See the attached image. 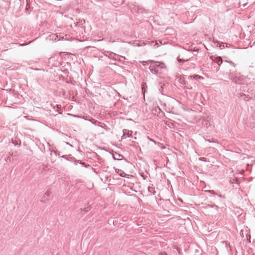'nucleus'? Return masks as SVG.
Returning a JSON list of instances; mask_svg holds the SVG:
<instances>
[{"label":"nucleus","mask_w":255,"mask_h":255,"mask_svg":"<svg viewBox=\"0 0 255 255\" xmlns=\"http://www.w3.org/2000/svg\"><path fill=\"white\" fill-rule=\"evenodd\" d=\"M120 156H122L119 154H118L117 157H120Z\"/></svg>","instance_id":"obj_19"},{"label":"nucleus","mask_w":255,"mask_h":255,"mask_svg":"<svg viewBox=\"0 0 255 255\" xmlns=\"http://www.w3.org/2000/svg\"><path fill=\"white\" fill-rule=\"evenodd\" d=\"M113 59L116 61H118L120 62H124L126 59L125 57L120 56L119 55H115L113 57Z\"/></svg>","instance_id":"obj_5"},{"label":"nucleus","mask_w":255,"mask_h":255,"mask_svg":"<svg viewBox=\"0 0 255 255\" xmlns=\"http://www.w3.org/2000/svg\"><path fill=\"white\" fill-rule=\"evenodd\" d=\"M5 160L6 161H7L8 160L10 161V157L9 156L7 157Z\"/></svg>","instance_id":"obj_16"},{"label":"nucleus","mask_w":255,"mask_h":255,"mask_svg":"<svg viewBox=\"0 0 255 255\" xmlns=\"http://www.w3.org/2000/svg\"><path fill=\"white\" fill-rule=\"evenodd\" d=\"M189 78H190L191 79L193 78V79H203V77L198 75H191V76H189Z\"/></svg>","instance_id":"obj_6"},{"label":"nucleus","mask_w":255,"mask_h":255,"mask_svg":"<svg viewBox=\"0 0 255 255\" xmlns=\"http://www.w3.org/2000/svg\"><path fill=\"white\" fill-rule=\"evenodd\" d=\"M165 67V65H150L149 69L152 73L157 74L160 73L162 68Z\"/></svg>","instance_id":"obj_1"},{"label":"nucleus","mask_w":255,"mask_h":255,"mask_svg":"<svg viewBox=\"0 0 255 255\" xmlns=\"http://www.w3.org/2000/svg\"><path fill=\"white\" fill-rule=\"evenodd\" d=\"M224 61L225 62H227V63H229L230 64H234L233 62H232V61H229V60H225Z\"/></svg>","instance_id":"obj_15"},{"label":"nucleus","mask_w":255,"mask_h":255,"mask_svg":"<svg viewBox=\"0 0 255 255\" xmlns=\"http://www.w3.org/2000/svg\"><path fill=\"white\" fill-rule=\"evenodd\" d=\"M162 149H164V148H165V147H164V146H162Z\"/></svg>","instance_id":"obj_24"},{"label":"nucleus","mask_w":255,"mask_h":255,"mask_svg":"<svg viewBox=\"0 0 255 255\" xmlns=\"http://www.w3.org/2000/svg\"><path fill=\"white\" fill-rule=\"evenodd\" d=\"M123 135L122 136V139H126L127 137H130L132 136V131L129 130L127 129H124L123 130Z\"/></svg>","instance_id":"obj_3"},{"label":"nucleus","mask_w":255,"mask_h":255,"mask_svg":"<svg viewBox=\"0 0 255 255\" xmlns=\"http://www.w3.org/2000/svg\"><path fill=\"white\" fill-rule=\"evenodd\" d=\"M140 63H141L142 64H143L144 62H145V61H139Z\"/></svg>","instance_id":"obj_21"},{"label":"nucleus","mask_w":255,"mask_h":255,"mask_svg":"<svg viewBox=\"0 0 255 255\" xmlns=\"http://www.w3.org/2000/svg\"><path fill=\"white\" fill-rule=\"evenodd\" d=\"M208 207H210L211 208H215L217 210L219 208V207L217 206V205H209L208 206Z\"/></svg>","instance_id":"obj_9"},{"label":"nucleus","mask_w":255,"mask_h":255,"mask_svg":"<svg viewBox=\"0 0 255 255\" xmlns=\"http://www.w3.org/2000/svg\"><path fill=\"white\" fill-rule=\"evenodd\" d=\"M159 44H162V42L160 40H157L155 42V45H158Z\"/></svg>","instance_id":"obj_10"},{"label":"nucleus","mask_w":255,"mask_h":255,"mask_svg":"<svg viewBox=\"0 0 255 255\" xmlns=\"http://www.w3.org/2000/svg\"><path fill=\"white\" fill-rule=\"evenodd\" d=\"M150 62H154V63H158V64H164L163 62H158V61H153V60H149Z\"/></svg>","instance_id":"obj_12"},{"label":"nucleus","mask_w":255,"mask_h":255,"mask_svg":"<svg viewBox=\"0 0 255 255\" xmlns=\"http://www.w3.org/2000/svg\"><path fill=\"white\" fill-rule=\"evenodd\" d=\"M233 81L235 82L236 83L240 84V83L238 82V81H237L236 79H233Z\"/></svg>","instance_id":"obj_17"},{"label":"nucleus","mask_w":255,"mask_h":255,"mask_svg":"<svg viewBox=\"0 0 255 255\" xmlns=\"http://www.w3.org/2000/svg\"><path fill=\"white\" fill-rule=\"evenodd\" d=\"M212 58L213 61L216 63V64H222L223 60L221 57L220 56H212Z\"/></svg>","instance_id":"obj_4"},{"label":"nucleus","mask_w":255,"mask_h":255,"mask_svg":"<svg viewBox=\"0 0 255 255\" xmlns=\"http://www.w3.org/2000/svg\"><path fill=\"white\" fill-rule=\"evenodd\" d=\"M120 156H122L119 154H118L117 157H120Z\"/></svg>","instance_id":"obj_20"},{"label":"nucleus","mask_w":255,"mask_h":255,"mask_svg":"<svg viewBox=\"0 0 255 255\" xmlns=\"http://www.w3.org/2000/svg\"><path fill=\"white\" fill-rule=\"evenodd\" d=\"M177 60H178L179 62H184L188 61V59L184 60V59H181L179 57H178L177 58Z\"/></svg>","instance_id":"obj_8"},{"label":"nucleus","mask_w":255,"mask_h":255,"mask_svg":"<svg viewBox=\"0 0 255 255\" xmlns=\"http://www.w3.org/2000/svg\"><path fill=\"white\" fill-rule=\"evenodd\" d=\"M52 39H53L54 38L56 39V37H57V36L55 34H52L50 36Z\"/></svg>","instance_id":"obj_11"},{"label":"nucleus","mask_w":255,"mask_h":255,"mask_svg":"<svg viewBox=\"0 0 255 255\" xmlns=\"http://www.w3.org/2000/svg\"><path fill=\"white\" fill-rule=\"evenodd\" d=\"M50 193H51L49 191H47L45 193L44 195L43 196V198H44L45 200H48V198L49 196H50Z\"/></svg>","instance_id":"obj_7"},{"label":"nucleus","mask_w":255,"mask_h":255,"mask_svg":"<svg viewBox=\"0 0 255 255\" xmlns=\"http://www.w3.org/2000/svg\"><path fill=\"white\" fill-rule=\"evenodd\" d=\"M120 176H122V177H124V175H123V174H120Z\"/></svg>","instance_id":"obj_23"},{"label":"nucleus","mask_w":255,"mask_h":255,"mask_svg":"<svg viewBox=\"0 0 255 255\" xmlns=\"http://www.w3.org/2000/svg\"><path fill=\"white\" fill-rule=\"evenodd\" d=\"M161 255H167V254L166 253H162Z\"/></svg>","instance_id":"obj_18"},{"label":"nucleus","mask_w":255,"mask_h":255,"mask_svg":"<svg viewBox=\"0 0 255 255\" xmlns=\"http://www.w3.org/2000/svg\"><path fill=\"white\" fill-rule=\"evenodd\" d=\"M62 158H66V155H63V156H62Z\"/></svg>","instance_id":"obj_22"},{"label":"nucleus","mask_w":255,"mask_h":255,"mask_svg":"<svg viewBox=\"0 0 255 255\" xmlns=\"http://www.w3.org/2000/svg\"><path fill=\"white\" fill-rule=\"evenodd\" d=\"M207 192L211 193V194H215V193L214 192V190H208V191H206Z\"/></svg>","instance_id":"obj_13"},{"label":"nucleus","mask_w":255,"mask_h":255,"mask_svg":"<svg viewBox=\"0 0 255 255\" xmlns=\"http://www.w3.org/2000/svg\"><path fill=\"white\" fill-rule=\"evenodd\" d=\"M213 42L215 45L219 47L220 49L224 48L225 47H229L231 45L229 43L221 42L217 40H213Z\"/></svg>","instance_id":"obj_2"},{"label":"nucleus","mask_w":255,"mask_h":255,"mask_svg":"<svg viewBox=\"0 0 255 255\" xmlns=\"http://www.w3.org/2000/svg\"><path fill=\"white\" fill-rule=\"evenodd\" d=\"M199 159L202 161H206V159L205 157H200Z\"/></svg>","instance_id":"obj_14"}]
</instances>
